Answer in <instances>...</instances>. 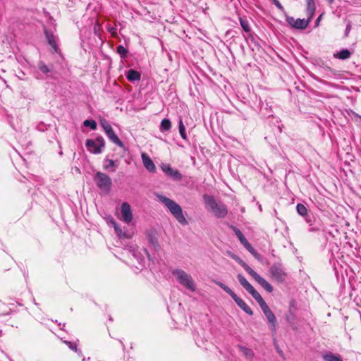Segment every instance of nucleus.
<instances>
[{"label":"nucleus","mask_w":361,"mask_h":361,"mask_svg":"<svg viewBox=\"0 0 361 361\" xmlns=\"http://www.w3.org/2000/svg\"><path fill=\"white\" fill-rule=\"evenodd\" d=\"M39 68L44 73H47L49 72V69L44 63H40L39 64Z\"/></svg>","instance_id":"c9c22d12"},{"label":"nucleus","mask_w":361,"mask_h":361,"mask_svg":"<svg viewBox=\"0 0 361 361\" xmlns=\"http://www.w3.org/2000/svg\"><path fill=\"white\" fill-rule=\"evenodd\" d=\"M235 235L238 238L240 241V243L243 245V246L256 258H258L259 255L255 251V250L252 247V246L249 243L247 240L245 238L242 232L238 229H235Z\"/></svg>","instance_id":"9b49d317"},{"label":"nucleus","mask_w":361,"mask_h":361,"mask_svg":"<svg viewBox=\"0 0 361 361\" xmlns=\"http://www.w3.org/2000/svg\"><path fill=\"white\" fill-rule=\"evenodd\" d=\"M172 276L184 288L194 292L196 290V285L192 276L180 269H175L172 271Z\"/></svg>","instance_id":"f03ea898"},{"label":"nucleus","mask_w":361,"mask_h":361,"mask_svg":"<svg viewBox=\"0 0 361 361\" xmlns=\"http://www.w3.org/2000/svg\"><path fill=\"white\" fill-rule=\"evenodd\" d=\"M87 149L92 154H100L105 146V141L101 136L96 139H87L85 142Z\"/></svg>","instance_id":"20e7f679"},{"label":"nucleus","mask_w":361,"mask_h":361,"mask_svg":"<svg viewBox=\"0 0 361 361\" xmlns=\"http://www.w3.org/2000/svg\"><path fill=\"white\" fill-rule=\"evenodd\" d=\"M240 23L245 32H250V27H249L248 22L247 20H243V18H240Z\"/></svg>","instance_id":"473e14b6"},{"label":"nucleus","mask_w":361,"mask_h":361,"mask_svg":"<svg viewBox=\"0 0 361 361\" xmlns=\"http://www.w3.org/2000/svg\"><path fill=\"white\" fill-rule=\"evenodd\" d=\"M274 4L276 6V7H278L280 9H282L283 8V6L281 4V3L279 1V0H273Z\"/></svg>","instance_id":"79ce46f5"},{"label":"nucleus","mask_w":361,"mask_h":361,"mask_svg":"<svg viewBox=\"0 0 361 361\" xmlns=\"http://www.w3.org/2000/svg\"><path fill=\"white\" fill-rule=\"evenodd\" d=\"M106 136L114 144L118 145V147L125 149V146L123 143L121 141L119 137L117 136V135L114 133V130H111L110 132L107 133Z\"/></svg>","instance_id":"f3484780"},{"label":"nucleus","mask_w":361,"mask_h":361,"mask_svg":"<svg viewBox=\"0 0 361 361\" xmlns=\"http://www.w3.org/2000/svg\"><path fill=\"white\" fill-rule=\"evenodd\" d=\"M157 197L159 200L167 207L180 224L183 225H186L188 224L187 220L183 214L182 208L179 204L173 200L161 195H158Z\"/></svg>","instance_id":"f257e3e1"},{"label":"nucleus","mask_w":361,"mask_h":361,"mask_svg":"<svg viewBox=\"0 0 361 361\" xmlns=\"http://www.w3.org/2000/svg\"><path fill=\"white\" fill-rule=\"evenodd\" d=\"M286 21L293 27L296 29H305L309 25V20L305 19H295L293 17H287Z\"/></svg>","instance_id":"f8f14e48"},{"label":"nucleus","mask_w":361,"mask_h":361,"mask_svg":"<svg viewBox=\"0 0 361 361\" xmlns=\"http://www.w3.org/2000/svg\"><path fill=\"white\" fill-rule=\"evenodd\" d=\"M245 271L267 292L271 293L273 291V287L271 286V285L268 281H267L264 278L259 276L256 271H255L251 267H250L249 266H246Z\"/></svg>","instance_id":"423d86ee"},{"label":"nucleus","mask_w":361,"mask_h":361,"mask_svg":"<svg viewBox=\"0 0 361 361\" xmlns=\"http://www.w3.org/2000/svg\"><path fill=\"white\" fill-rule=\"evenodd\" d=\"M206 208L212 212L214 215L218 218H223L227 214V209L221 203L217 202L213 197L204 195L203 197Z\"/></svg>","instance_id":"7ed1b4c3"},{"label":"nucleus","mask_w":361,"mask_h":361,"mask_svg":"<svg viewBox=\"0 0 361 361\" xmlns=\"http://www.w3.org/2000/svg\"><path fill=\"white\" fill-rule=\"evenodd\" d=\"M114 228L119 238H129L130 236L128 235L126 233L123 232L121 228L118 226L117 223H114Z\"/></svg>","instance_id":"b1692460"},{"label":"nucleus","mask_w":361,"mask_h":361,"mask_svg":"<svg viewBox=\"0 0 361 361\" xmlns=\"http://www.w3.org/2000/svg\"><path fill=\"white\" fill-rule=\"evenodd\" d=\"M296 209L298 213L301 215L302 216H305L307 214V209L306 207L302 204H298L296 206Z\"/></svg>","instance_id":"c85d7f7f"},{"label":"nucleus","mask_w":361,"mask_h":361,"mask_svg":"<svg viewBox=\"0 0 361 361\" xmlns=\"http://www.w3.org/2000/svg\"><path fill=\"white\" fill-rule=\"evenodd\" d=\"M94 180L97 185V187L104 191L109 192L111 187V178L106 175V173L102 172H97L95 174L94 178Z\"/></svg>","instance_id":"39448f33"},{"label":"nucleus","mask_w":361,"mask_h":361,"mask_svg":"<svg viewBox=\"0 0 361 361\" xmlns=\"http://www.w3.org/2000/svg\"><path fill=\"white\" fill-rule=\"evenodd\" d=\"M114 223H116V222L115 221V220L113 218H110L108 220V224L112 226L113 227H114Z\"/></svg>","instance_id":"c03bdc74"},{"label":"nucleus","mask_w":361,"mask_h":361,"mask_svg":"<svg viewBox=\"0 0 361 361\" xmlns=\"http://www.w3.org/2000/svg\"><path fill=\"white\" fill-rule=\"evenodd\" d=\"M237 277L240 283L247 292L253 287L243 275L238 274Z\"/></svg>","instance_id":"412c9836"},{"label":"nucleus","mask_w":361,"mask_h":361,"mask_svg":"<svg viewBox=\"0 0 361 361\" xmlns=\"http://www.w3.org/2000/svg\"><path fill=\"white\" fill-rule=\"evenodd\" d=\"M117 51L121 56H125L127 52L126 49L121 45L117 47Z\"/></svg>","instance_id":"a19ab883"},{"label":"nucleus","mask_w":361,"mask_h":361,"mask_svg":"<svg viewBox=\"0 0 361 361\" xmlns=\"http://www.w3.org/2000/svg\"><path fill=\"white\" fill-rule=\"evenodd\" d=\"M232 257L236 260L245 270V267L248 266L245 262H243L240 258L235 255H232Z\"/></svg>","instance_id":"58836bf2"},{"label":"nucleus","mask_w":361,"mask_h":361,"mask_svg":"<svg viewBox=\"0 0 361 361\" xmlns=\"http://www.w3.org/2000/svg\"><path fill=\"white\" fill-rule=\"evenodd\" d=\"M245 271L267 292L271 293L273 291V287L271 286V285L268 281H267L264 278L259 276L256 271H255L251 267H250L249 266H246Z\"/></svg>","instance_id":"0eeeda50"},{"label":"nucleus","mask_w":361,"mask_h":361,"mask_svg":"<svg viewBox=\"0 0 361 361\" xmlns=\"http://www.w3.org/2000/svg\"><path fill=\"white\" fill-rule=\"evenodd\" d=\"M121 220L126 224H130L133 220V213L130 205L127 202H123L121 207Z\"/></svg>","instance_id":"1a4fd4ad"},{"label":"nucleus","mask_w":361,"mask_h":361,"mask_svg":"<svg viewBox=\"0 0 361 361\" xmlns=\"http://www.w3.org/2000/svg\"><path fill=\"white\" fill-rule=\"evenodd\" d=\"M334 56L340 59H347L350 56V52L348 49H343L335 54Z\"/></svg>","instance_id":"5701e85b"},{"label":"nucleus","mask_w":361,"mask_h":361,"mask_svg":"<svg viewBox=\"0 0 361 361\" xmlns=\"http://www.w3.org/2000/svg\"><path fill=\"white\" fill-rule=\"evenodd\" d=\"M216 284L221 287L224 290H225L228 294L230 295V296L233 298V297H235L237 295L227 286L221 282H217Z\"/></svg>","instance_id":"a878e982"},{"label":"nucleus","mask_w":361,"mask_h":361,"mask_svg":"<svg viewBox=\"0 0 361 361\" xmlns=\"http://www.w3.org/2000/svg\"><path fill=\"white\" fill-rule=\"evenodd\" d=\"M100 124L106 134L113 130L111 124L105 119L101 120Z\"/></svg>","instance_id":"bb28decb"},{"label":"nucleus","mask_w":361,"mask_h":361,"mask_svg":"<svg viewBox=\"0 0 361 361\" xmlns=\"http://www.w3.org/2000/svg\"><path fill=\"white\" fill-rule=\"evenodd\" d=\"M83 126L85 127H90L92 130L97 128V123L94 120H85L83 122Z\"/></svg>","instance_id":"2f4dec72"},{"label":"nucleus","mask_w":361,"mask_h":361,"mask_svg":"<svg viewBox=\"0 0 361 361\" xmlns=\"http://www.w3.org/2000/svg\"><path fill=\"white\" fill-rule=\"evenodd\" d=\"M240 352L247 358V359H250L251 360L253 356H254V353H253V351L250 349V348H247L246 347H243V346H240Z\"/></svg>","instance_id":"393cba45"},{"label":"nucleus","mask_w":361,"mask_h":361,"mask_svg":"<svg viewBox=\"0 0 361 361\" xmlns=\"http://www.w3.org/2000/svg\"><path fill=\"white\" fill-rule=\"evenodd\" d=\"M232 257L236 260L245 270V267L248 266L245 262H243L240 258L235 255H232Z\"/></svg>","instance_id":"4c0bfd02"},{"label":"nucleus","mask_w":361,"mask_h":361,"mask_svg":"<svg viewBox=\"0 0 361 361\" xmlns=\"http://www.w3.org/2000/svg\"><path fill=\"white\" fill-rule=\"evenodd\" d=\"M0 310L1 312H0L1 315L8 314L11 310V309L7 307L4 302H0Z\"/></svg>","instance_id":"7c9ffc66"},{"label":"nucleus","mask_w":361,"mask_h":361,"mask_svg":"<svg viewBox=\"0 0 361 361\" xmlns=\"http://www.w3.org/2000/svg\"><path fill=\"white\" fill-rule=\"evenodd\" d=\"M118 165L112 159H105L104 161L103 168L106 171H115Z\"/></svg>","instance_id":"6ab92c4d"},{"label":"nucleus","mask_w":361,"mask_h":361,"mask_svg":"<svg viewBox=\"0 0 361 361\" xmlns=\"http://www.w3.org/2000/svg\"><path fill=\"white\" fill-rule=\"evenodd\" d=\"M140 77V73L134 69H130L126 73V78L130 82L138 81Z\"/></svg>","instance_id":"a211bd4d"},{"label":"nucleus","mask_w":361,"mask_h":361,"mask_svg":"<svg viewBox=\"0 0 361 361\" xmlns=\"http://www.w3.org/2000/svg\"><path fill=\"white\" fill-rule=\"evenodd\" d=\"M248 293L252 295V296L256 300L257 302H259L264 300L262 297L260 295V294L254 288V287H252L248 291Z\"/></svg>","instance_id":"c756f323"},{"label":"nucleus","mask_w":361,"mask_h":361,"mask_svg":"<svg viewBox=\"0 0 361 361\" xmlns=\"http://www.w3.org/2000/svg\"><path fill=\"white\" fill-rule=\"evenodd\" d=\"M162 171L166 176L174 180H180L182 179L181 173L176 169H173L169 164H162L161 166Z\"/></svg>","instance_id":"9d476101"},{"label":"nucleus","mask_w":361,"mask_h":361,"mask_svg":"<svg viewBox=\"0 0 361 361\" xmlns=\"http://www.w3.org/2000/svg\"><path fill=\"white\" fill-rule=\"evenodd\" d=\"M269 323L271 324V329L272 331L275 330L276 319L274 313L270 310L267 312L264 313Z\"/></svg>","instance_id":"aec40b11"},{"label":"nucleus","mask_w":361,"mask_h":361,"mask_svg":"<svg viewBox=\"0 0 361 361\" xmlns=\"http://www.w3.org/2000/svg\"><path fill=\"white\" fill-rule=\"evenodd\" d=\"M269 271L271 278L276 281L282 282L286 278V273L285 272L282 265L279 263L273 264L271 267Z\"/></svg>","instance_id":"6e6552de"},{"label":"nucleus","mask_w":361,"mask_h":361,"mask_svg":"<svg viewBox=\"0 0 361 361\" xmlns=\"http://www.w3.org/2000/svg\"><path fill=\"white\" fill-rule=\"evenodd\" d=\"M178 129H179V133H180V135L181 136V137L184 140H186L187 139V135H186V133H185V126L183 123V121L182 119H180L179 121V123H178Z\"/></svg>","instance_id":"cd10ccee"},{"label":"nucleus","mask_w":361,"mask_h":361,"mask_svg":"<svg viewBox=\"0 0 361 361\" xmlns=\"http://www.w3.org/2000/svg\"><path fill=\"white\" fill-rule=\"evenodd\" d=\"M350 29H351V25L350 23H348L346 26V29H345V36H348V33L350 32Z\"/></svg>","instance_id":"37998d69"},{"label":"nucleus","mask_w":361,"mask_h":361,"mask_svg":"<svg viewBox=\"0 0 361 361\" xmlns=\"http://www.w3.org/2000/svg\"><path fill=\"white\" fill-rule=\"evenodd\" d=\"M232 257L236 260L245 270V267L248 266L245 262H243L240 258L235 255H232Z\"/></svg>","instance_id":"e433bc0d"},{"label":"nucleus","mask_w":361,"mask_h":361,"mask_svg":"<svg viewBox=\"0 0 361 361\" xmlns=\"http://www.w3.org/2000/svg\"><path fill=\"white\" fill-rule=\"evenodd\" d=\"M236 304L247 314L249 315H252L253 312L251 308L245 302V301L239 298L238 295L233 297V298Z\"/></svg>","instance_id":"2eb2a0df"},{"label":"nucleus","mask_w":361,"mask_h":361,"mask_svg":"<svg viewBox=\"0 0 361 361\" xmlns=\"http://www.w3.org/2000/svg\"><path fill=\"white\" fill-rule=\"evenodd\" d=\"M322 15H320L317 19L316 20V22H315V25L316 26H318L319 25V23H320V20L322 19Z\"/></svg>","instance_id":"a18cd8bd"},{"label":"nucleus","mask_w":361,"mask_h":361,"mask_svg":"<svg viewBox=\"0 0 361 361\" xmlns=\"http://www.w3.org/2000/svg\"><path fill=\"white\" fill-rule=\"evenodd\" d=\"M64 343L68 346L70 349L74 351H77V345L75 343H73L70 341H65Z\"/></svg>","instance_id":"ea45409f"},{"label":"nucleus","mask_w":361,"mask_h":361,"mask_svg":"<svg viewBox=\"0 0 361 361\" xmlns=\"http://www.w3.org/2000/svg\"><path fill=\"white\" fill-rule=\"evenodd\" d=\"M325 361H342L339 357L334 356L332 355H326L324 357Z\"/></svg>","instance_id":"72a5a7b5"},{"label":"nucleus","mask_w":361,"mask_h":361,"mask_svg":"<svg viewBox=\"0 0 361 361\" xmlns=\"http://www.w3.org/2000/svg\"><path fill=\"white\" fill-rule=\"evenodd\" d=\"M45 35L48 43L52 47L54 51L56 52L58 51V47L56 37L51 32H49L48 30H45Z\"/></svg>","instance_id":"dca6fc26"},{"label":"nucleus","mask_w":361,"mask_h":361,"mask_svg":"<svg viewBox=\"0 0 361 361\" xmlns=\"http://www.w3.org/2000/svg\"><path fill=\"white\" fill-rule=\"evenodd\" d=\"M171 128V123L169 119L164 118L161 121L160 124V130L161 132L169 131Z\"/></svg>","instance_id":"4be33fe9"},{"label":"nucleus","mask_w":361,"mask_h":361,"mask_svg":"<svg viewBox=\"0 0 361 361\" xmlns=\"http://www.w3.org/2000/svg\"><path fill=\"white\" fill-rule=\"evenodd\" d=\"M330 3H332L334 0H328Z\"/></svg>","instance_id":"49530a36"},{"label":"nucleus","mask_w":361,"mask_h":361,"mask_svg":"<svg viewBox=\"0 0 361 361\" xmlns=\"http://www.w3.org/2000/svg\"><path fill=\"white\" fill-rule=\"evenodd\" d=\"M141 158L146 169L152 173L155 172L156 166L151 158L145 152L142 153Z\"/></svg>","instance_id":"ddd939ff"},{"label":"nucleus","mask_w":361,"mask_h":361,"mask_svg":"<svg viewBox=\"0 0 361 361\" xmlns=\"http://www.w3.org/2000/svg\"><path fill=\"white\" fill-rule=\"evenodd\" d=\"M258 304L259 305L264 314L270 310L269 306L267 305V304L265 302V301L264 300H262L261 302H258Z\"/></svg>","instance_id":"f704fd0d"},{"label":"nucleus","mask_w":361,"mask_h":361,"mask_svg":"<svg viewBox=\"0 0 361 361\" xmlns=\"http://www.w3.org/2000/svg\"><path fill=\"white\" fill-rule=\"evenodd\" d=\"M307 1V9L306 14L307 19L306 20H309V23L311 21L312 18L314 16L315 12V4L314 0H306Z\"/></svg>","instance_id":"4468645a"}]
</instances>
